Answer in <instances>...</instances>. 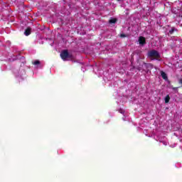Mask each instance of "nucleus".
I'll return each mask as SVG.
<instances>
[{"label":"nucleus","mask_w":182,"mask_h":182,"mask_svg":"<svg viewBox=\"0 0 182 182\" xmlns=\"http://www.w3.org/2000/svg\"><path fill=\"white\" fill-rule=\"evenodd\" d=\"M60 57L63 59V60H69V59L72 58V55H69V53L68 52V50H63L60 53Z\"/></svg>","instance_id":"f03ea898"},{"label":"nucleus","mask_w":182,"mask_h":182,"mask_svg":"<svg viewBox=\"0 0 182 182\" xmlns=\"http://www.w3.org/2000/svg\"><path fill=\"white\" fill-rule=\"evenodd\" d=\"M120 36H121V38H126V35H124V34H121Z\"/></svg>","instance_id":"9b49d317"},{"label":"nucleus","mask_w":182,"mask_h":182,"mask_svg":"<svg viewBox=\"0 0 182 182\" xmlns=\"http://www.w3.org/2000/svg\"><path fill=\"white\" fill-rule=\"evenodd\" d=\"M118 1H120V0H118Z\"/></svg>","instance_id":"4468645a"},{"label":"nucleus","mask_w":182,"mask_h":182,"mask_svg":"<svg viewBox=\"0 0 182 182\" xmlns=\"http://www.w3.org/2000/svg\"><path fill=\"white\" fill-rule=\"evenodd\" d=\"M32 31V28H31L30 27L27 28L24 32V35H26V36H29V34L31 33Z\"/></svg>","instance_id":"20e7f679"},{"label":"nucleus","mask_w":182,"mask_h":182,"mask_svg":"<svg viewBox=\"0 0 182 182\" xmlns=\"http://www.w3.org/2000/svg\"><path fill=\"white\" fill-rule=\"evenodd\" d=\"M117 21V19H116V18H111L109 21V23H116Z\"/></svg>","instance_id":"0eeeda50"},{"label":"nucleus","mask_w":182,"mask_h":182,"mask_svg":"<svg viewBox=\"0 0 182 182\" xmlns=\"http://www.w3.org/2000/svg\"><path fill=\"white\" fill-rule=\"evenodd\" d=\"M170 87L171 89H172V90H174L175 92H178V87H174L173 86H171Z\"/></svg>","instance_id":"1a4fd4ad"},{"label":"nucleus","mask_w":182,"mask_h":182,"mask_svg":"<svg viewBox=\"0 0 182 182\" xmlns=\"http://www.w3.org/2000/svg\"><path fill=\"white\" fill-rule=\"evenodd\" d=\"M120 113H124V112H123V111H121V112H120Z\"/></svg>","instance_id":"ddd939ff"},{"label":"nucleus","mask_w":182,"mask_h":182,"mask_svg":"<svg viewBox=\"0 0 182 182\" xmlns=\"http://www.w3.org/2000/svg\"><path fill=\"white\" fill-rule=\"evenodd\" d=\"M148 56L149 58H155V59H157L160 58V53L157 50H152L148 52Z\"/></svg>","instance_id":"f257e3e1"},{"label":"nucleus","mask_w":182,"mask_h":182,"mask_svg":"<svg viewBox=\"0 0 182 182\" xmlns=\"http://www.w3.org/2000/svg\"><path fill=\"white\" fill-rule=\"evenodd\" d=\"M138 42H139V45L143 46L144 45H146V38L143 36H140L139 38Z\"/></svg>","instance_id":"7ed1b4c3"},{"label":"nucleus","mask_w":182,"mask_h":182,"mask_svg":"<svg viewBox=\"0 0 182 182\" xmlns=\"http://www.w3.org/2000/svg\"><path fill=\"white\" fill-rule=\"evenodd\" d=\"M170 102V95H167L165 97V103H168Z\"/></svg>","instance_id":"423d86ee"},{"label":"nucleus","mask_w":182,"mask_h":182,"mask_svg":"<svg viewBox=\"0 0 182 182\" xmlns=\"http://www.w3.org/2000/svg\"><path fill=\"white\" fill-rule=\"evenodd\" d=\"M40 64H41V61H39L38 60H36V61L33 62V65H34L35 66Z\"/></svg>","instance_id":"6e6552de"},{"label":"nucleus","mask_w":182,"mask_h":182,"mask_svg":"<svg viewBox=\"0 0 182 182\" xmlns=\"http://www.w3.org/2000/svg\"><path fill=\"white\" fill-rule=\"evenodd\" d=\"M161 75L164 79V80H167V79H168V77H167V74H166V73H164V71L161 72Z\"/></svg>","instance_id":"39448f33"},{"label":"nucleus","mask_w":182,"mask_h":182,"mask_svg":"<svg viewBox=\"0 0 182 182\" xmlns=\"http://www.w3.org/2000/svg\"><path fill=\"white\" fill-rule=\"evenodd\" d=\"M164 144H165V146H167V143H164Z\"/></svg>","instance_id":"f8f14e48"},{"label":"nucleus","mask_w":182,"mask_h":182,"mask_svg":"<svg viewBox=\"0 0 182 182\" xmlns=\"http://www.w3.org/2000/svg\"><path fill=\"white\" fill-rule=\"evenodd\" d=\"M174 31H177L174 28H172L170 31H169V33H174Z\"/></svg>","instance_id":"9d476101"}]
</instances>
